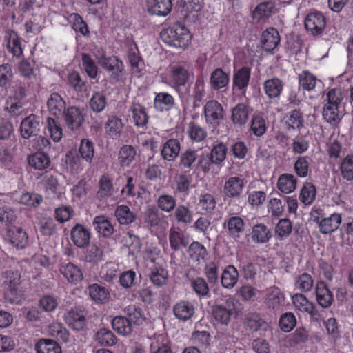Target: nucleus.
Masks as SVG:
<instances>
[{
  "mask_svg": "<svg viewBox=\"0 0 353 353\" xmlns=\"http://www.w3.org/2000/svg\"><path fill=\"white\" fill-rule=\"evenodd\" d=\"M160 38L165 44L176 48H185L192 39L189 30L179 23L164 28L160 32Z\"/></svg>",
  "mask_w": 353,
  "mask_h": 353,
  "instance_id": "1",
  "label": "nucleus"
},
{
  "mask_svg": "<svg viewBox=\"0 0 353 353\" xmlns=\"http://www.w3.org/2000/svg\"><path fill=\"white\" fill-rule=\"evenodd\" d=\"M4 284L7 286L5 292L6 299L12 304H19L23 299V291L20 288L21 272L8 270L3 273Z\"/></svg>",
  "mask_w": 353,
  "mask_h": 353,
  "instance_id": "2",
  "label": "nucleus"
},
{
  "mask_svg": "<svg viewBox=\"0 0 353 353\" xmlns=\"http://www.w3.org/2000/svg\"><path fill=\"white\" fill-rule=\"evenodd\" d=\"M236 300L233 296H226L221 303L212 306L214 320L223 325H228L232 316L236 312Z\"/></svg>",
  "mask_w": 353,
  "mask_h": 353,
  "instance_id": "3",
  "label": "nucleus"
},
{
  "mask_svg": "<svg viewBox=\"0 0 353 353\" xmlns=\"http://www.w3.org/2000/svg\"><path fill=\"white\" fill-rule=\"evenodd\" d=\"M43 124V119L39 115L30 114L26 117L21 121L19 127L21 137L26 139L37 137L39 134Z\"/></svg>",
  "mask_w": 353,
  "mask_h": 353,
  "instance_id": "4",
  "label": "nucleus"
},
{
  "mask_svg": "<svg viewBox=\"0 0 353 353\" xmlns=\"http://www.w3.org/2000/svg\"><path fill=\"white\" fill-rule=\"evenodd\" d=\"M101 67L110 73V79L114 82L122 81L125 74V67L123 61L117 57L110 56L100 61Z\"/></svg>",
  "mask_w": 353,
  "mask_h": 353,
  "instance_id": "5",
  "label": "nucleus"
},
{
  "mask_svg": "<svg viewBox=\"0 0 353 353\" xmlns=\"http://www.w3.org/2000/svg\"><path fill=\"white\" fill-rule=\"evenodd\" d=\"M245 180L242 176H230L225 182L223 192L228 199H239L243 193Z\"/></svg>",
  "mask_w": 353,
  "mask_h": 353,
  "instance_id": "6",
  "label": "nucleus"
},
{
  "mask_svg": "<svg viewBox=\"0 0 353 353\" xmlns=\"http://www.w3.org/2000/svg\"><path fill=\"white\" fill-rule=\"evenodd\" d=\"M68 326L76 332L83 331L87 327L86 314L83 310L72 308L65 314Z\"/></svg>",
  "mask_w": 353,
  "mask_h": 353,
  "instance_id": "7",
  "label": "nucleus"
},
{
  "mask_svg": "<svg viewBox=\"0 0 353 353\" xmlns=\"http://www.w3.org/2000/svg\"><path fill=\"white\" fill-rule=\"evenodd\" d=\"M62 114L66 126L72 131L78 130L84 122L81 110L76 106H70L64 109Z\"/></svg>",
  "mask_w": 353,
  "mask_h": 353,
  "instance_id": "8",
  "label": "nucleus"
},
{
  "mask_svg": "<svg viewBox=\"0 0 353 353\" xmlns=\"http://www.w3.org/2000/svg\"><path fill=\"white\" fill-rule=\"evenodd\" d=\"M326 25L325 17L320 12L309 13L305 19V27L314 35L320 34Z\"/></svg>",
  "mask_w": 353,
  "mask_h": 353,
  "instance_id": "9",
  "label": "nucleus"
},
{
  "mask_svg": "<svg viewBox=\"0 0 353 353\" xmlns=\"http://www.w3.org/2000/svg\"><path fill=\"white\" fill-rule=\"evenodd\" d=\"M223 109L222 105L215 100H210L206 103L203 108L205 121L210 125H218L223 118Z\"/></svg>",
  "mask_w": 353,
  "mask_h": 353,
  "instance_id": "10",
  "label": "nucleus"
},
{
  "mask_svg": "<svg viewBox=\"0 0 353 353\" xmlns=\"http://www.w3.org/2000/svg\"><path fill=\"white\" fill-rule=\"evenodd\" d=\"M150 353H174L171 341L165 334H154L150 337Z\"/></svg>",
  "mask_w": 353,
  "mask_h": 353,
  "instance_id": "11",
  "label": "nucleus"
},
{
  "mask_svg": "<svg viewBox=\"0 0 353 353\" xmlns=\"http://www.w3.org/2000/svg\"><path fill=\"white\" fill-rule=\"evenodd\" d=\"M6 238L13 246L19 249L24 248L28 243V234L21 227L14 226L8 228Z\"/></svg>",
  "mask_w": 353,
  "mask_h": 353,
  "instance_id": "12",
  "label": "nucleus"
},
{
  "mask_svg": "<svg viewBox=\"0 0 353 353\" xmlns=\"http://www.w3.org/2000/svg\"><path fill=\"white\" fill-rule=\"evenodd\" d=\"M316 299L323 308H329L334 302V295L325 281H318L315 287Z\"/></svg>",
  "mask_w": 353,
  "mask_h": 353,
  "instance_id": "13",
  "label": "nucleus"
},
{
  "mask_svg": "<svg viewBox=\"0 0 353 353\" xmlns=\"http://www.w3.org/2000/svg\"><path fill=\"white\" fill-rule=\"evenodd\" d=\"M70 238L77 247L85 248L90 243V232L83 225L77 223L71 229Z\"/></svg>",
  "mask_w": 353,
  "mask_h": 353,
  "instance_id": "14",
  "label": "nucleus"
},
{
  "mask_svg": "<svg viewBox=\"0 0 353 353\" xmlns=\"http://www.w3.org/2000/svg\"><path fill=\"white\" fill-rule=\"evenodd\" d=\"M243 327L245 330L253 333L260 330H266L268 324L257 312H248L243 318Z\"/></svg>",
  "mask_w": 353,
  "mask_h": 353,
  "instance_id": "15",
  "label": "nucleus"
},
{
  "mask_svg": "<svg viewBox=\"0 0 353 353\" xmlns=\"http://www.w3.org/2000/svg\"><path fill=\"white\" fill-rule=\"evenodd\" d=\"M173 313L177 319L185 322L194 316L195 307L192 303L181 300L173 306Z\"/></svg>",
  "mask_w": 353,
  "mask_h": 353,
  "instance_id": "16",
  "label": "nucleus"
},
{
  "mask_svg": "<svg viewBox=\"0 0 353 353\" xmlns=\"http://www.w3.org/2000/svg\"><path fill=\"white\" fill-rule=\"evenodd\" d=\"M147 10L152 15L165 17L172 10V0H147Z\"/></svg>",
  "mask_w": 353,
  "mask_h": 353,
  "instance_id": "17",
  "label": "nucleus"
},
{
  "mask_svg": "<svg viewBox=\"0 0 353 353\" xmlns=\"http://www.w3.org/2000/svg\"><path fill=\"white\" fill-rule=\"evenodd\" d=\"M244 226L243 220L238 216L230 217L223 224V228L228 230V234L235 241L241 237L244 231Z\"/></svg>",
  "mask_w": 353,
  "mask_h": 353,
  "instance_id": "18",
  "label": "nucleus"
},
{
  "mask_svg": "<svg viewBox=\"0 0 353 353\" xmlns=\"http://www.w3.org/2000/svg\"><path fill=\"white\" fill-rule=\"evenodd\" d=\"M280 43V36L274 28H268L262 33L261 43L263 49L267 52L274 50Z\"/></svg>",
  "mask_w": 353,
  "mask_h": 353,
  "instance_id": "19",
  "label": "nucleus"
},
{
  "mask_svg": "<svg viewBox=\"0 0 353 353\" xmlns=\"http://www.w3.org/2000/svg\"><path fill=\"white\" fill-rule=\"evenodd\" d=\"M251 76V70L247 66H243L234 72L232 79L233 89L244 92L249 85Z\"/></svg>",
  "mask_w": 353,
  "mask_h": 353,
  "instance_id": "20",
  "label": "nucleus"
},
{
  "mask_svg": "<svg viewBox=\"0 0 353 353\" xmlns=\"http://www.w3.org/2000/svg\"><path fill=\"white\" fill-rule=\"evenodd\" d=\"M180 141L176 139H170L163 145L161 150V157L168 161H174L179 155Z\"/></svg>",
  "mask_w": 353,
  "mask_h": 353,
  "instance_id": "21",
  "label": "nucleus"
},
{
  "mask_svg": "<svg viewBox=\"0 0 353 353\" xmlns=\"http://www.w3.org/2000/svg\"><path fill=\"white\" fill-rule=\"evenodd\" d=\"M60 272L69 283L72 284H77L83 279L81 270L71 262L62 265L60 267Z\"/></svg>",
  "mask_w": 353,
  "mask_h": 353,
  "instance_id": "22",
  "label": "nucleus"
},
{
  "mask_svg": "<svg viewBox=\"0 0 353 353\" xmlns=\"http://www.w3.org/2000/svg\"><path fill=\"white\" fill-rule=\"evenodd\" d=\"M252 110L245 103H239L231 110V121L234 125L239 126L245 125Z\"/></svg>",
  "mask_w": 353,
  "mask_h": 353,
  "instance_id": "23",
  "label": "nucleus"
},
{
  "mask_svg": "<svg viewBox=\"0 0 353 353\" xmlns=\"http://www.w3.org/2000/svg\"><path fill=\"white\" fill-rule=\"evenodd\" d=\"M4 41L6 43V48L13 56L19 57L22 53V48L19 37L14 30H7L5 32Z\"/></svg>",
  "mask_w": 353,
  "mask_h": 353,
  "instance_id": "24",
  "label": "nucleus"
},
{
  "mask_svg": "<svg viewBox=\"0 0 353 353\" xmlns=\"http://www.w3.org/2000/svg\"><path fill=\"white\" fill-rule=\"evenodd\" d=\"M188 255L191 260L200 264L208 259V252L205 247L199 241H193L188 246Z\"/></svg>",
  "mask_w": 353,
  "mask_h": 353,
  "instance_id": "25",
  "label": "nucleus"
},
{
  "mask_svg": "<svg viewBox=\"0 0 353 353\" xmlns=\"http://www.w3.org/2000/svg\"><path fill=\"white\" fill-rule=\"evenodd\" d=\"M27 161L30 166L37 170H46L51 163L49 155L41 151L29 155Z\"/></svg>",
  "mask_w": 353,
  "mask_h": 353,
  "instance_id": "26",
  "label": "nucleus"
},
{
  "mask_svg": "<svg viewBox=\"0 0 353 353\" xmlns=\"http://www.w3.org/2000/svg\"><path fill=\"white\" fill-rule=\"evenodd\" d=\"M341 223V214L334 213L330 217L324 218L319 222V232L323 234H330L339 228Z\"/></svg>",
  "mask_w": 353,
  "mask_h": 353,
  "instance_id": "27",
  "label": "nucleus"
},
{
  "mask_svg": "<svg viewBox=\"0 0 353 353\" xmlns=\"http://www.w3.org/2000/svg\"><path fill=\"white\" fill-rule=\"evenodd\" d=\"M93 226L95 230L105 238H109L114 233V228L110 221L105 216L94 217Z\"/></svg>",
  "mask_w": 353,
  "mask_h": 353,
  "instance_id": "28",
  "label": "nucleus"
},
{
  "mask_svg": "<svg viewBox=\"0 0 353 353\" xmlns=\"http://www.w3.org/2000/svg\"><path fill=\"white\" fill-rule=\"evenodd\" d=\"M263 89L268 98L276 99L282 92L283 83L279 78L274 77L264 81Z\"/></svg>",
  "mask_w": 353,
  "mask_h": 353,
  "instance_id": "29",
  "label": "nucleus"
},
{
  "mask_svg": "<svg viewBox=\"0 0 353 353\" xmlns=\"http://www.w3.org/2000/svg\"><path fill=\"white\" fill-rule=\"evenodd\" d=\"M275 11V3L272 1H265L259 3L252 12V17L258 21L268 19Z\"/></svg>",
  "mask_w": 353,
  "mask_h": 353,
  "instance_id": "30",
  "label": "nucleus"
},
{
  "mask_svg": "<svg viewBox=\"0 0 353 353\" xmlns=\"http://www.w3.org/2000/svg\"><path fill=\"white\" fill-rule=\"evenodd\" d=\"M272 238L270 230L263 223H258L252 227V240L257 243H268Z\"/></svg>",
  "mask_w": 353,
  "mask_h": 353,
  "instance_id": "31",
  "label": "nucleus"
},
{
  "mask_svg": "<svg viewBox=\"0 0 353 353\" xmlns=\"http://www.w3.org/2000/svg\"><path fill=\"white\" fill-rule=\"evenodd\" d=\"M123 312L132 325H142L146 319L145 312L142 308L135 305H130L125 307L123 309Z\"/></svg>",
  "mask_w": 353,
  "mask_h": 353,
  "instance_id": "32",
  "label": "nucleus"
},
{
  "mask_svg": "<svg viewBox=\"0 0 353 353\" xmlns=\"http://www.w3.org/2000/svg\"><path fill=\"white\" fill-rule=\"evenodd\" d=\"M297 179L292 174H282L277 181V188L283 194H290L296 189Z\"/></svg>",
  "mask_w": 353,
  "mask_h": 353,
  "instance_id": "33",
  "label": "nucleus"
},
{
  "mask_svg": "<svg viewBox=\"0 0 353 353\" xmlns=\"http://www.w3.org/2000/svg\"><path fill=\"white\" fill-rule=\"evenodd\" d=\"M88 291L90 298L98 303H105L110 299V295L108 290L97 283L90 285Z\"/></svg>",
  "mask_w": 353,
  "mask_h": 353,
  "instance_id": "34",
  "label": "nucleus"
},
{
  "mask_svg": "<svg viewBox=\"0 0 353 353\" xmlns=\"http://www.w3.org/2000/svg\"><path fill=\"white\" fill-rule=\"evenodd\" d=\"M179 157V166L185 169L186 172L195 168L199 154L196 150L190 148L183 151Z\"/></svg>",
  "mask_w": 353,
  "mask_h": 353,
  "instance_id": "35",
  "label": "nucleus"
},
{
  "mask_svg": "<svg viewBox=\"0 0 353 353\" xmlns=\"http://www.w3.org/2000/svg\"><path fill=\"white\" fill-rule=\"evenodd\" d=\"M113 330L119 335L126 336L132 332V326L129 319L123 316H117L111 321Z\"/></svg>",
  "mask_w": 353,
  "mask_h": 353,
  "instance_id": "36",
  "label": "nucleus"
},
{
  "mask_svg": "<svg viewBox=\"0 0 353 353\" xmlns=\"http://www.w3.org/2000/svg\"><path fill=\"white\" fill-rule=\"evenodd\" d=\"M169 242L171 249L175 252L181 248H186L189 244L188 238L183 233L174 228H170L169 230Z\"/></svg>",
  "mask_w": 353,
  "mask_h": 353,
  "instance_id": "37",
  "label": "nucleus"
},
{
  "mask_svg": "<svg viewBox=\"0 0 353 353\" xmlns=\"http://www.w3.org/2000/svg\"><path fill=\"white\" fill-rule=\"evenodd\" d=\"M229 81V74L221 68H216L211 73L210 83L214 90H220L227 86Z\"/></svg>",
  "mask_w": 353,
  "mask_h": 353,
  "instance_id": "38",
  "label": "nucleus"
},
{
  "mask_svg": "<svg viewBox=\"0 0 353 353\" xmlns=\"http://www.w3.org/2000/svg\"><path fill=\"white\" fill-rule=\"evenodd\" d=\"M171 76L175 86L181 87L184 86L188 81L190 72L185 66L177 65L172 66Z\"/></svg>",
  "mask_w": 353,
  "mask_h": 353,
  "instance_id": "39",
  "label": "nucleus"
},
{
  "mask_svg": "<svg viewBox=\"0 0 353 353\" xmlns=\"http://www.w3.org/2000/svg\"><path fill=\"white\" fill-rule=\"evenodd\" d=\"M239 279V272L236 268L232 265H228L221 275V284L225 288H232Z\"/></svg>",
  "mask_w": 353,
  "mask_h": 353,
  "instance_id": "40",
  "label": "nucleus"
},
{
  "mask_svg": "<svg viewBox=\"0 0 353 353\" xmlns=\"http://www.w3.org/2000/svg\"><path fill=\"white\" fill-rule=\"evenodd\" d=\"M228 147L223 142H215L208 155L216 165H222L226 159Z\"/></svg>",
  "mask_w": 353,
  "mask_h": 353,
  "instance_id": "41",
  "label": "nucleus"
},
{
  "mask_svg": "<svg viewBox=\"0 0 353 353\" xmlns=\"http://www.w3.org/2000/svg\"><path fill=\"white\" fill-rule=\"evenodd\" d=\"M114 215L118 222L121 225H130L137 218L136 214L125 205H118L114 211Z\"/></svg>",
  "mask_w": 353,
  "mask_h": 353,
  "instance_id": "42",
  "label": "nucleus"
},
{
  "mask_svg": "<svg viewBox=\"0 0 353 353\" xmlns=\"http://www.w3.org/2000/svg\"><path fill=\"white\" fill-rule=\"evenodd\" d=\"M47 106L50 112L54 115H59L65 108V102L62 97L57 92L52 93L47 101Z\"/></svg>",
  "mask_w": 353,
  "mask_h": 353,
  "instance_id": "43",
  "label": "nucleus"
},
{
  "mask_svg": "<svg viewBox=\"0 0 353 353\" xmlns=\"http://www.w3.org/2000/svg\"><path fill=\"white\" fill-rule=\"evenodd\" d=\"M154 103L155 108L159 111H169L174 105V99L167 92H159L156 94Z\"/></svg>",
  "mask_w": 353,
  "mask_h": 353,
  "instance_id": "44",
  "label": "nucleus"
},
{
  "mask_svg": "<svg viewBox=\"0 0 353 353\" xmlns=\"http://www.w3.org/2000/svg\"><path fill=\"white\" fill-rule=\"evenodd\" d=\"M303 113L297 109L290 111L285 122L288 130H300L303 126Z\"/></svg>",
  "mask_w": 353,
  "mask_h": 353,
  "instance_id": "45",
  "label": "nucleus"
},
{
  "mask_svg": "<svg viewBox=\"0 0 353 353\" xmlns=\"http://www.w3.org/2000/svg\"><path fill=\"white\" fill-rule=\"evenodd\" d=\"M137 150L131 145H124L119 152V161L122 167L129 166L135 159Z\"/></svg>",
  "mask_w": 353,
  "mask_h": 353,
  "instance_id": "46",
  "label": "nucleus"
},
{
  "mask_svg": "<svg viewBox=\"0 0 353 353\" xmlns=\"http://www.w3.org/2000/svg\"><path fill=\"white\" fill-rule=\"evenodd\" d=\"M131 110L132 112L133 121L134 122V125L137 127H144L148 123L149 117L146 112V108L139 104H133V106L131 108Z\"/></svg>",
  "mask_w": 353,
  "mask_h": 353,
  "instance_id": "47",
  "label": "nucleus"
},
{
  "mask_svg": "<svg viewBox=\"0 0 353 353\" xmlns=\"http://www.w3.org/2000/svg\"><path fill=\"white\" fill-rule=\"evenodd\" d=\"M37 353H61L59 344L52 339H41L35 345Z\"/></svg>",
  "mask_w": 353,
  "mask_h": 353,
  "instance_id": "48",
  "label": "nucleus"
},
{
  "mask_svg": "<svg viewBox=\"0 0 353 353\" xmlns=\"http://www.w3.org/2000/svg\"><path fill=\"white\" fill-rule=\"evenodd\" d=\"M108 104V99L101 92H94L89 101L90 108L96 113L103 112Z\"/></svg>",
  "mask_w": 353,
  "mask_h": 353,
  "instance_id": "49",
  "label": "nucleus"
},
{
  "mask_svg": "<svg viewBox=\"0 0 353 353\" xmlns=\"http://www.w3.org/2000/svg\"><path fill=\"white\" fill-rule=\"evenodd\" d=\"M174 217L179 223L190 224L193 220V212L188 205H178L175 208Z\"/></svg>",
  "mask_w": 353,
  "mask_h": 353,
  "instance_id": "50",
  "label": "nucleus"
},
{
  "mask_svg": "<svg viewBox=\"0 0 353 353\" xmlns=\"http://www.w3.org/2000/svg\"><path fill=\"white\" fill-rule=\"evenodd\" d=\"M158 208L163 212L170 213L172 212L176 206V199L170 194H161L157 200Z\"/></svg>",
  "mask_w": 353,
  "mask_h": 353,
  "instance_id": "51",
  "label": "nucleus"
},
{
  "mask_svg": "<svg viewBox=\"0 0 353 353\" xmlns=\"http://www.w3.org/2000/svg\"><path fill=\"white\" fill-rule=\"evenodd\" d=\"M95 339L103 346H112L117 343V339L114 333L107 328L99 330Z\"/></svg>",
  "mask_w": 353,
  "mask_h": 353,
  "instance_id": "52",
  "label": "nucleus"
},
{
  "mask_svg": "<svg viewBox=\"0 0 353 353\" xmlns=\"http://www.w3.org/2000/svg\"><path fill=\"white\" fill-rule=\"evenodd\" d=\"M79 152L81 157L91 164L94 155V148L92 141L88 139H83L81 141Z\"/></svg>",
  "mask_w": 353,
  "mask_h": 353,
  "instance_id": "53",
  "label": "nucleus"
},
{
  "mask_svg": "<svg viewBox=\"0 0 353 353\" xmlns=\"http://www.w3.org/2000/svg\"><path fill=\"white\" fill-rule=\"evenodd\" d=\"M99 188L97 191V196L103 199L110 196L114 190L112 179L105 175H102L99 181Z\"/></svg>",
  "mask_w": 353,
  "mask_h": 353,
  "instance_id": "54",
  "label": "nucleus"
},
{
  "mask_svg": "<svg viewBox=\"0 0 353 353\" xmlns=\"http://www.w3.org/2000/svg\"><path fill=\"white\" fill-rule=\"evenodd\" d=\"M316 190L312 183H304L299 195L300 201L305 205H310L316 198Z\"/></svg>",
  "mask_w": 353,
  "mask_h": 353,
  "instance_id": "55",
  "label": "nucleus"
},
{
  "mask_svg": "<svg viewBox=\"0 0 353 353\" xmlns=\"http://www.w3.org/2000/svg\"><path fill=\"white\" fill-rule=\"evenodd\" d=\"M102 248L96 244H92L86 250L85 261L88 263L97 264L104 260Z\"/></svg>",
  "mask_w": 353,
  "mask_h": 353,
  "instance_id": "56",
  "label": "nucleus"
},
{
  "mask_svg": "<svg viewBox=\"0 0 353 353\" xmlns=\"http://www.w3.org/2000/svg\"><path fill=\"white\" fill-rule=\"evenodd\" d=\"M123 128L122 120L116 116H110L105 126L106 132L112 137L120 135Z\"/></svg>",
  "mask_w": 353,
  "mask_h": 353,
  "instance_id": "57",
  "label": "nucleus"
},
{
  "mask_svg": "<svg viewBox=\"0 0 353 353\" xmlns=\"http://www.w3.org/2000/svg\"><path fill=\"white\" fill-rule=\"evenodd\" d=\"M292 226L290 220L288 218L281 219L275 227V234L278 239L283 240L290 236Z\"/></svg>",
  "mask_w": 353,
  "mask_h": 353,
  "instance_id": "58",
  "label": "nucleus"
},
{
  "mask_svg": "<svg viewBox=\"0 0 353 353\" xmlns=\"http://www.w3.org/2000/svg\"><path fill=\"white\" fill-rule=\"evenodd\" d=\"M68 81L77 92L83 93L88 90L86 81L81 79L80 74L77 71H73L69 74Z\"/></svg>",
  "mask_w": 353,
  "mask_h": 353,
  "instance_id": "59",
  "label": "nucleus"
},
{
  "mask_svg": "<svg viewBox=\"0 0 353 353\" xmlns=\"http://www.w3.org/2000/svg\"><path fill=\"white\" fill-rule=\"evenodd\" d=\"M309 159L307 156H300L297 157L294 163V169L296 175L301 178H305L309 172Z\"/></svg>",
  "mask_w": 353,
  "mask_h": 353,
  "instance_id": "60",
  "label": "nucleus"
},
{
  "mask_svg": "<svg viewBox=\"0 0 353 353\" xmlns=\"http://www.w3.org/2000/svg\"><path fill=\"white\" fill-rule=\"evenodd\" d=\"M210 334L207 331H194L192 334V343L199 347L205 349L209 347L210 342Z\"/></svg>",
  "mask_w": 353,
  "mask_h": 353,
  "instance_id": "61",
  "label": "nucleus"
},
{
  "mask_svg": "<svg viewBox=\"0 0 353 353\" xmlns=\"http://www.w3.org/2000/svg\"><path fill=\"white\" fill-rule=\"evenodd\" d=\"M18 70L21 76L28 79H34V63L27 59H22L18 65Z\"/></svg>",
  "mask_w": 353,
  "mask_h": 353,
  "instance_id": "62",
  "label": "nucleus"
},
{
  "mask_svg": "<svg viewBox=\"0 0 353 353\" xmlns=\"http://www.w3.org/2000/svg\"><path fill=\"white\" fill-rule=\"evenodd\" d=\"M279 324L282 331L289 332L296 326V319L292 312H288L280 316Z\"/></svg>",
  "mask_w": 353,
  "mask_h": 353,
  "instance_id": "63",
  "label": "nucleus"
},
{
  "mask_svg": "<svg viewBox=\"0 0 353 353\" xmlns=\"http://www.w3.org/2000/svg\"><path fill=\"white\" fill-rule=\"evenodd\" d=\"M341 172L344 179L353 180V155H347L343 159L341 164Z\"/></svg>",
  "mask_w": 353,
  "mask_h": 353,
  "instance_id": "64",
  "label": "nucleus"
}]
</instances>
